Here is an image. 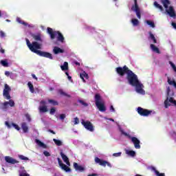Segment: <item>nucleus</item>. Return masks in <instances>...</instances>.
I'll list each match as a JSON object with an SVG mask.
<instances>
[{
  "label": "nucleus",
  "mask_w": 176,
  "mask_h": 176,
  "mask_svg": "<svg viewBox=\"0 0 176 176\" xmlns=\"http://www.w3.org/2000/svg\"><path fill=\"white\" fill-rule=\"evenodd\" d=\"M116 71L120 76H124L126 74V80L131 86H134L137 93L140 94H145V91L142 89V84L138 80V76L133 72L128 67H116Z\"/></svg>",
  "instance_id": "1"
},
{
  "label": "nucleus",
  "mask_w": 176,
  "mask_h": 176,
  "mask_svg": "<svg viewBox=\"0 0 176 176\" xmlns=\"http://www.w3.org/2000/svg\"><path fill=\"white\" fill-rule=\"evenodd\" d=\"M32 38L36 41H33L32 43L30 42L28 38H26V44L28 47L33 53H35L41 57H45V58H50V60H53V55L50 52H43L39 50L42 49V43H43V39L42 38V34L40 33L32 34Z\"/></svg>",
  "instance_id": "2"
},
{
  "label": "nucleus",
  "mask_w": 176,
  "mask_h": 176,
  "mask_svg": "<svg viewBox=\"0 0 176 176\" xmlns=\"http://www.w3.org/2000/svg\"><path fill=\"white\" fill-rule=\"evenodd\" d=\"M11 89L10 87L8 84H5L4 85V89L3 92V96L6 98V100H10L8 102H5L3 103V111H6L8 109V106L10 105V107H14V101L13 100H10V91Z\"/></svg>",
  "instance_id": "3"
},
{
  "label": "nucleus",
  "mask_w": 176,
  "mask_h": 176,
  "mask_svg": "<svg viewBox=\"0 0 176 176\" xmlns=\"http://www.w3.org/2000/svg\"><path fill=\"white\" fill-rule=\"evenodd\" d=\"M47 32L50 36V38L53 41V39H56V36L57 38V41L58 42H61L62 43L64 42V36L60 31H54L52 28H47Z\"/></svg>",
  "instance_id": "4"
},
{
  "label": "nucleus",
  "mask_w": 176,
  "mask_h": 176,
  "mask_svg": "<svg viewBox=\"0 0 176 176\" xmlns=\"http://www.w3.org/2000/svg\"><path fill=\"white\" fill-rule=\"evenodd\" d=\"M95 104L100 112H105V111H107L105 102H104V100H102V98L100 94H96L95 95Z\"/></svg>",
  "instance_id": "5"
},
{
  "label": "nucleus",
  "mask_w": 176,
  "mask_h": 176,
  "mask_svg": "<svg viewBox=\"0 0 176 176\" xmlns=\"http://www.w3.org/2000/svg\"><path fill=\"white\" fill-rule=\"evenodd\" d=\"M119 131H120L121 134H122V135H125V137H129V138H131V142L134 144L135 149H141V145H140L141 142L140 141V140H138V138L130 136V135L124 132L123 129H122V127H120V126Z\"/></svg>",
  "instance_id": "6"
},
{
  "label": "nucleus",
  "mask_w": 176,
  "mask_h": 176,
  "mask_svg": "<svg viewBox=\"0 0 176 176\" xmlns=\"http://www.w3.org/2000/svg\"><path fill=\"white\" fill-rule=\"evenodd\" d=\"M133 1H134V5L132 6L131 10H133V12H135L136 13V16L138 19H141V10L138 6V3L137 2V0H133Z\"/></svg>",
  "instance_id": "7"
},
{
  "label": "nucleus",
  "mask_w": 176,
  "mask_h": 176,
  "mask_svg": "<svg viewBox=\"0 0 176 176\" xmlns=\"http://www.w3.org/2000/svg\"><path fill=\"white\" fill-rule=\"evenodd\" d=\"M81 124L84 126L86 130H88L89 131H91V132L94 131V126H93V124H91L90 121L85 122V120H82L81 122Z\"/></svg>",
  "instance_id": "8"
},
{
  "label": "nucleus",
  "mask_w": 176,
  "mask_h": 176,
  "mask_svg": "<svg viewBox=\"0 0 176 176\" xmlns=\"http://www.w3.org/2000/svg\"><path fill=\"white\" fill-rule=\"evenodd\" d=\"M95 163L100 164V166H102L103 167H105L106 166H108V167H112V165L111 163L98 158V157H95Z\"/></svg>",
  "instance_id": "9"
},
{
  "label": "nucleus",
  "mask_w": 176,
  "mask_h": 176,
  "mask_svg": "<svg viewBox=\"0 0 176 176\" xmlns=\"http://www.w3.org/2000/svg\"><path fill=\"white\" fill-rule=\"evenodd\" d=\"M138 113H139V115H140L141 116H148L152 113V111L143 109L142 107H138Z\"/></svg>",
  "instance_id": "10"
},
{
  "label": "nucleus",
  "mask_w": 176,
  "mask_h": 176,
  "mask_svg": "<svg viewBox=\"0 0 176 176\" xmlns=\"http://www.w3.org/2000/svg\"><path fill=\"white\" fill-rule=\"evenodd\" d=\"M58 163L62 170H64V171H65L66 173H71V168L65 165V164H63V161H61V159H60L59 157H58Z\"/></svg>",
  "instance_id": "11"
},
{
  "label": "nucleus",
  "mask_w": 176,
  "mask_h": 176,
  "mask_svg": "<svg viewBox=\"0 0 176 176\" xmlns=\"http://www.w3.org/2000/svg\"><path fill=\"white\" fill-rule=\"evenodd\" d=\"M46 101L41 100L40 102V106L38 107L39 111L41 113L47 112V106H46Z\"/></svg>",
  "instance_id": "12"
},
{
  "label": "nucleus",
  "mask_w": 176,
  "mask_h": 176,
  "mask_svg": "<svg viewBox=\"0 0 176 176\" xmlns=\"http://www.w3.org/2000/svg\"><path fill=\"white\" fill-rule=\"evenodd\" d=\"M166 13L168 14L170 17H173V18L176 17V14H175V10H174V7L171 6H169V8H166Z\"/></svg>",
  "instance_id": "13"
},
{
  "label": "nucleus",
  "mask_w": 176,
  "mask_h": 176,
  "mask_svg": "<svg viewBox=\"0 0 176 176\" xmlns=\"http://www.w3.org/2000/svg\"><path fill=\"white\" fill-rule=\"evenodd\" d=\"M5 160L7 163H10V164H16L19 163V161H17L16 160H14L12 157H9V156H6Z\"/></svg>",
  "instance_id": "14"
},
{
  "label": "nucleus",
  "mask_w": 176,
  "mask_h": 176,
  "mask_svg": "<svg viewBox=\"0 0 176 176\" xmlns=\"http://www.w3.org/2000/svg\"><path fill=\"white\" fill-rule=\"evenodd\" d=\"M73 166L76 171H80V173H83V171H85V167L78 164L76 162H74Z\"/></svg>",
  "instance_id": "15"
},
{
  "label": "nucleus",
  "mask_w": 176,
  "mask_h": 176,
  "mask_svg": "<svg viewBox=\"0 0 176 176\" xmlns=\"http://www.w3.org/2000/svg\"><path fill=\"white\" fill-rule=\"evenodd\" d=\"M5 124L6 126H7L8 129H12V126L18 131H20V126H19V125H17L16 124L12 123V124H10L9 122L6 121Z\"/></svg>",
  "instance_id": "16"
},
{
  "label": "nucleus",
  "mask_w": 176,
  "mask_h": 176,
  "mask_svg": "<svg viewBox=\"0 0 176 176\" xmlns=\"http://www.w3.org/2000/svg\"><path fill=\"white\" fill-rule=\"evenodd\" d=\"M60 156L63 160V162L65 163H66V164L67 166H71V163L69 162V158H68V157L67 155H65V154H64V153L60 152Z\"/></svg>",
  "instance_id": "17"
},
{
  "label": "nucleus",
  "mask_w": 176,
  "mask_h": 176,
  "mask_svg": "<svg viewBox=\"0 0 176 176\" xmlns=\"http://www.w3.org/2000/svg\"><path fill=\"white\" fill-rule=\"evenodd\" d=\"M53 53L54 54H60V53H64V50L58 47H54Z\"/></svg>",
  "instance_id": "18"
},
{
  "label": "nucleus",
  "mask_w": 176,
  "mask_h": 176,
  "mask_svg": "<svg viewBox=\"0 0 176 176\" xmlns=\"http://www.w3.org/2000/svg\"><path fill=\"white\" fill-rule=\"evenodd\" d=\"M150 48L153 52H154V53H157V54H160V50H159V48L156 47V45H155L154 44H151Z\"/></svg>",
  "instance_id": "19"
},
{
  "label": "nucleus",
  "mask_w": 176,
  "mask_h": 176,
  "mask_svg": "<svg viewBox=\"0 0 176 176\" xmlns=\"http://www.w3.org/2000/svg\"><path fill=\"white\" fill-rule=\"evenodd\" d=\"M148 34H149L148 39H151L153 43H157V40H156V38L155 37V35L152 34V32H149Z\"/></svg>",
  "instance_id": "20"
},
{
  "label": "nucleus",
  "mask_w": 176,
  "mask_h": 176,
  "mask_svg": "<svg viewBox=\"0 0 176 176\" xmlns=\"http://www.w3.org/2000/svg\"><path fill=\"white\" fill-rule=\"evenodd\" d=\"M35 142L38 145V146H41V148H46V144L45 143L41 142V140L36 139Z\"/></svg>",
  "instance_id": "21"
},
{
  "label": "nucleus",
  "mask_w": 176,
  "mask_h": 176,
  "mask_svg": "<svg viewBox=\"0 0 176 176\" xmlns=\"http://www.w3.org/2000/svg\"><path fill=\"white\" fill-rule=\"evenodd\" d=\"M80 77L83 80V82H85V79H89V74L84 72L82 74H80Z\"/></svg>",
  "instance_id": "22"
},
{
  "label": "nucleus",
  "mask_w": 176,
  "mask_h": 176,
  "mask_svg": "<svg viewBox=\"0 0 176 176\" xmlns=\"http://www.w3.org/2000/svg\"><path fill=\"white\" fill-rule=\"evenodd\" d=\"M21 127L23 130V133H28V126H27V123L23 122L21 124Z\"/></svg>",
  "instance_id": "23"
},
{
  "label": "nucleus",
  "mask_w": 176,
  "mask_h": 176,
  "mask_svg": "<svg viewBox=\"0 0 176 176\" xmlns=\"http://www.w3.org/2000/svg\"><path fill=\"white\" fill-rule=\"evenodd\" d=\"M48 103L51 104V105H53L54 107L58 105V102L53 99H48Z\"/></svg>",
  "instance_id": "24"
},
{
  "label": "nucleus",
  "mask_w": 176,
  "mask_h": 176,
  "mask_svg": "<svg viewBox=\"0 0 176 176\" xmlns=\"http://www.w3.org/2000/svg\"><path fill=\"white\" fill-rule=\"evenodd\" d=\"M162 3H163L164 8H165V9H168V6L170 5V1L162 0Z\"/></svg>",
  "instance_id": "25"
},
{
  "label": "nucleus",
  "mask_w": 176,
  "mask_h": 176,
  "mask_svg": "<svg viewBox=\"0 0 176 176\" xmlns=\"http://www.w3.org/2000/svg\"><path fill=\"white\" fill-rule=\"evenodd\" d=\"M58 94L60 96H63V97H68L69 98H71V96L65 93L63 89H59Z\"/></svg>",
  "instance_id": "26"
},
{
  "label": "nucleus",
  "mask_w": 176,
  "mask_h": 176,
  "mask_svg": "<svg viewBox=\"0 0 176 176\" xmlns=\"http://www.w3.org/2000/svg\"><path fill=\"white\" fill-rule=\"evenodd\" d=\"M131 23L134 27H137L138 25H140V21H138V19H132Z\"/></svg>",
  "instance_id": "27"
},
{
  "label": "nucleus",
  "mask_w": 176,
  "mask_h": 176,
  "mask_svg": "<svg viewBox=\"0 0 176 176\" xmlns=\"http://www.w3.org/2000/svg\"><path fill=\"white\" fill-rule=\"evenodd\" d=\"M60 68H61L62 71H67V70H68V63L67 62H65L63 63V65L60 66Z\"/></svg>",
  "instance_id": "28"
},
{
  "label": "nucleus",
  "mask_w": 176,
  "mask_h": 176,
  "mask_svg": "<svg viewBox=\"0 0 176 176\" xmlns=\"http://www.w3.org/2000/svg\"><path fill=\"white\" fill-rule=\"evenodd\" d=\"M154 6L157 8V9H160L161 12H163V6H162L160 4L157 3V1L154 2Z\"/></svg>",
  "instance_id": "29"
},
{
  "label": "nucleus",
  "mask_w": 176,
  "mask_h": 176,
  "mask_svg": "<svg viewBox=\"0 0 176 176\" xmlns=\"http://www.w3.org/2000/svg\"><path fill=\"white\" fill-rule=\"evenodd\" d=\"M53 141L54 144L57 145V146H61V145H63V142H61V140H58L57 139H53Z\"/></svg>",
  "instance_id": "30"
},
{
  "label": "nucleus",
  "mask_w": 176,
  "mask_h": 176,
  "mask_svg": "<svg viewBox=\"0 0 176 176\" xmlns=\"http://www.w3.org/2000/svg\"><path fill=\"white\" fill-rule=\"evenodd\" d=\"M28 86L31 93H34V91H35V90L34 89V85H32V83H31V82H29L28 83Z\"/></svg>",
  "instance_id": "31"
},
{
  "label": "nucleus",
  "mask_w": 176,
  "mask_h": 176,
  "mask_svg": "<svg viewBox=\"0 0 176 176\" xmlns=\"http://www.w3.org/2000/svg\"><path fill=\"white\" fill-rule=\"evenodd\" d=\"M78 102L81 104L82 105V107H89V104L87 103L86 102H85V100H78Z\"/></svg>",
  "instance_id": "32"
},
{
  "label": "nucleus",
  "mask_w": 176,
  "mask_h": 176,
  "mask_svg": "<svg viewBox=\"0 0 176 176\" xmlns=\"http://www.w3.org/2000/svg\"><path fill=\"white\" fill-rule=\"evenodd\" d=\"M153 170L155 171L157 176H166L164 173H160L155 167L153 168Z\"/></svg>",
  "instance_id": "33"
},
{
  "label": "nucleus",
  "mask_w": 176,
  "mask_h": 176,
  "mask_svg": "<svg viewBox=\"0 0 176 176\" xmlns=\"http://www.w3.org/2000/svg\"><path fill=\"white\" fill-rule=\"evenodd\" d=\"M126 155H129V156H132V157L135 156V151H126Z\"/></svg>",
  "instance_id": "34"
},
{
  "label": "nucleus",
  "mask_w": 176,
  "mask_h": 176,
  "mask_svg": "<svg viewBox=\"0 0 176 176\" xmlns=\"http://www.w3.org/2000/svg\"><path fill=\"white\" fill-rule=\"evenodd\" d=\"M16 21H18V23H19V24H23V25H28V23H25L24 21L21 20V18H17L16 19Z\"/></svg>",
  "instance_id": "35"
},
{
  "label": "nucleus",
  "mask_w": 176,
  "mask_h": 176,
  "mask_svg": "<svg viewBox=\"0 0 176 176\" xmlns=\"http://www.w3.org/2000/svg\"><path fill=\"white\" fill-rule=\"evenodd\" d=\"M1 64L3 67H9V63H8V60H1Z\"/></svg>",
  "instance_id": "36"
},
{
  "label": "nucleus",
  "mask_w": 176,
  "mask_h": 176,
  "mask_svg": "<svg viewBox=\"0 0 176 176\" xmlns=\"http://www.w3.org/2000/svg\"><path fill=\"white\" fill-rule=\"evenodd\" d=\"M164 105H165V108H168V107H170V102L168 101V98H166V100H165L164 101Z\"/></svg>",
  "instance_id": "37"
},
{
  "label": "nucleus",
  "mask_w": 176,
  "mask_h": 176,
  "mask_svg": "<svg viewBox=\"0 0 176 176\" xmlns=\"http://www.w3.org/2000/svg\"><path fill=\"white\" fill-rule=\"evenodd\" d=\"M168 85L173 86L174 84L175 83V80H171V78L170 77H168Z\"/></svg>",
  "instance_id": "38"
},
{
  "label": "nucleus",
  "mask_w": 176,
  "mask_h": 176,
  "mask_svg": "<svg viewBox=\"0 0 176 176\" xmlns=\"http://www.w3.org/2000/svg\"><path fill=\"white\" fill-rule=\"evenodd\" d=\"M146 23L148 25H150V27H152V28H155V23L151 21H146Z\"/></svg>",
  "instance_id": "39"
},
{
  "label": "nucleus",
  "mask_w": 176,
  "mask_h": 176,
  "mask_svg": "<svg viewBox=\"0 0 176 176\" xmlns=\"http://www.w3.org/2000/svg\"><path fill=\"white\" fill-rule=\"evenodd\" d=\"M19 157L21 159V160H29L28 157H27L23 155H19Z\"/></svg>",
  "instance_id": "40"
},
{
  "label": "nucleus",
  "mask_w": 176,
  "mask_h": 176,
  "mask_svg": "<svg viewBox=\"0 0 176 176\" xmlns=\"http://www.w3.org/2000/svg\"><path fill=\"white\" fill-rule=\"evenodd\" d=\"M50 115H53L54 113H56V108L52 107L50 110Z\"/></svg>",
  "instance_id": "41"
},
{
  "label": "nucleus",
  "mask_w": 176,
  "mask_h": 176,
  "mask_svg": "<svg viewBox=\"0 0 176 176\" xmlns=\"http://www.w3.org/2000/svg\"><path fill=\"white\" fill-rule=\"evenodd\" d=\"M113 156H114V157H120V156H122V152L113 153Z\"/></svg>",
  "instance_id": "42"
},
{
  "label": "nucleus",
  "mask_w": 176,
  "mask_h": 176,
  "mask_svg": "<svg viewBox=\"0 0 176 176\" xmlns=\"http://www.w3.org/2000/svg\"><path fill=\"white\" fill-rule=\"evenodd\" d=\"M74 124H79V118L78 117L74 118Z\"/></svg>",
  "instance_id": "43"
},
{
  "label": "nucleus",
  "mask_w": 176,
  "mask_h": 176,
  "mask_svg": "<svg viewBox=\"0 0 176 176\" xmlns=\"http://www.w3.org/2000/svg\"><path fill=\"white\" fill-rule=\"evenodd\" d=\"M65 117H66L65 114H60V120H64V119H65Z\"/></svg>",
  "instance_id": "44"
},
{
  "label": "nucleus",
  "mask_w": 176,
  "mask_h": 176,
  "mask_svg": "<svg viewBox=\"0 0 176 176\" xmlns=\"http://www.w3.org/2000/svg\"><path fill=\"white\" fill-rule=\"evenodd\" d=\"M0 36L1 38H5V32L2 30L0 31Z\"/></svg>",
  "instance_id": "45"
},
{
  "label": "nucleus",
  "mask_w": 176,
  "mask_h": 176,
  "mask_svg": "<svg viewBox=\"0 0 176 176\" xmlns=\"http://www.w3.org/2000/svg\"><path fill=\"white\" fill-rule=\"evenodd\" d=\"M30 174L27 173H20L19 176H29Z\"/></svg>",
  "instance_id": "46"
},
{
  "label": "nucleus",
  "mask_w": 176,
  "mask_h": 176,
  "mask_svg": "<svg viewBox=\"0 0 176 176\" xmlns=\"http://www.w3.org/2000/svg\"><path fill=\"white\" fill-rule=\"evenodd\" d=\"M43 155H45V156L49 157V156H50V153H49L47 151H44Z\"/></svg>",
  "instance_id": "47"
},
{
  "label": "nucleus",
  "mask_w": 176,
  "mask_h": 176,
  "mask_svg": "<svg viewBox=\"0 0 176 176\" xmlns=\"http://www.w3.org/2000/svg\"><path fill=\"white\" fill-rule=\"evenodd\" d=\"M171 25H172V27H173L175 30H176V23H175V22H172Z\"/></svg>",
  "instance_id": "48"
},
{
  "label": "nucleus",
  "mask_w": 176,
  "mask_h": 176,
  "mask_svg": "<svg viewBox=\"0 0 176 176\" xmlns=\"http://www.w3.org/2000/svg\"><path fill=\"white\" fill-rule=\"evenodd\" d=\"M5 75H6V76H10V72L9 71H6L5 72Z\"/></svg>",
  "instance_id": "49"
},
{
  "label": "nucleus",
  "mask_w": 176,
  "mask_h": 176,
  "mask_svg": "<svg viewBox=\"0 0 176 176\" xmlns=\"http://www.w3.org/2000/svg\"><path fill=\"white\" fill-rule=\"evenodd\" d=\"M169 64L172 67V68H174L175 67V65L171 61H169Z\"/></svg>",
  "instance_id": "50"
},
{
  "label": "nucleus",
  "mask_w": 176,
  "mask_h": 176,
  "mask_svg": "<svg viewBox=\"0 0 176 176\" xmlns=\"http://www.w3.org/2000/svg\"><path fill=\"white\" fill-rule=\"evenodd\" d=\"M110 110L112 111V112H115V108H113V105L110 107Z\"/></svg>",
  "instance_id": "51"
},
{
  "label": "nucleus",
  "mask_w": 176,
  "mask_h": 176,
  "mask_svg": "<svg viewBox=\"0 0 176 176\" xmlns=\"http://www.w3.org/2000/svg\"><path fill=\"white\" fill-rule=\"evenodd\" d=\"M32 76L33 79H35V80H38V78L36 77V76H35V74H32Z\"/></svg>",
  "instance_id": "52"
},
{
  "label": "nucleus",
  "mask_w": 176,
  "mask_h": 176,
  "mask_svg": "<svg viewBox=\"0 0 176 176\" xmlns=\"http://www.w3.org/2000/svg\"><path fill=\"white\" fill-rule=\"evenodd\" d=\"M48 131H49V133H52V134H56V132H54V131H53L52 129H49Z\"/></svg>",
  "instance_id": "53"
},
{
  "label": "nucleus",
  "mask_w": 176,
  "mask_h": 176,
  "mask_svg": "<svg viewBox=\"0 0 176 176\" xmlns=\"http://www.w3.org/2000/svg\"><path fill=\"white\" fill-rule=\"evenodd\" d=\"M168 101L172 104V102L174 101V98H170Z\"/></svg>",
  "instance_id": "54"
},
{
  "label": "nucleus",
  "mask_w": 176,
  "mask_h": 176,
  "mask_svg": "<svg viewBox=\"0 0 176 176\" xmlns=\"http://www.w3.org/2000/svg\"><path fill=\"white\" fill-rule=\"evenodd\" d=\"M0 53H2V54H3V53H5V50H3V48H1Z\"/></svg>",
  "instance_id": "55"
},
{
  "label": "nucleus",
  "mask_w": 176,
  "mask_h": 176,
  "mask_svg": "<svg viewBox=\"0 0 176 176\" xmlns=\"http://www.w3.org/2000/svg\"><path fill=\"white\" fill-rule=\"evenodd\" d=\"M27 119L29 122H31V118L30 117V116H27Z\"/></svg>",
  "instance_id": "56"
},
{
  "label": "nucleus",
  "mask_w": 176,
  "mask_h": 176,
  "mask_svg": "<svg viewBox=\"0 0 176 176\" xmlns=\"http://www.w3.org/2000/svg\"><path fill=\"white\" fill-rule=\"evenodd\" d=\"M88 176H97V174L93 173V174H91V175H88Z\"/></svg>",
  "instance_id": "57"
},
{
  "label": "nucleus",
  "mask_w": 176,
  "mask_h": 176,
  "mask_svg": "<svg viewBox=\"0 0 176 176\" xmlns=\"http://www.w3.org/2000/svg\"><path fill=\"white\" fill-rule=\"evenodd\" d=\"M172 104H173L175 105V107H176V100H174L173 101Z\"/></svg>",
  "instance_id": "58"
},
{
  "label": "nucleus",
  "mask_w": 176,
  "mask_h": 176,
  "mask_svg": "<svg viewBox=\"0 0 176 176\" xmlns=\"http://www.w3.org/2000/svg\"><path fill=\"white\" fill-rule=\"evenodd\" d=\"M67 79H69V80H71V79H72V77L70 76H67Z\"/></svg>",
  "instance_id": "59"
},
{
  "label": "nucleus",
  "mask_w": 176,
  "mask_h": 176,
  "mask_svg": "<svg viewBox=\"0 0 176 176\" xmlns=\"http://www.w3.org/2000/svg\"><path fill=\"white\" fill-rule=\"evenodd\" d=\"M75 64L76 65H80V63L79 62H76Z\"/></svg>",
  "instance_id": "60"
},
{
  "label": "nucleus",
  "mask_w": 176,
  "mask_h": 176,
  "mask_svg": "<svg viewBox=\"0 0 176 176\" xmlns=\"http://www.w3.org/2000/svg\"><path fill=\"white\" fill-rule=\"evenodd\" d=\"M173 71H175V72H176V66H175V67H172Z\"/></svg>",
  "instance_id": "61"
},
{
  "label": "nucleus",
  "mask_w": 176,
  "mask_h": 176,
  "mask_svg": "<svg viewBox=\"0 0 176 176\" xmlns=\"http://www.w3.org/2000/svg\"><path fill=\"white\" fill-rule=\"evenodd\" d=\"M109 120H111V122H115V120L113 118H109Z\"/></svg>",
  "instance_id": "62"
},
{
  "label": "nucleus",
  "mask_w": 176,
  "mask_h": 176,
  "mask_svg": "<svg viewBox=\"0 0 176 176\" xmlns=\"http://www.w3.org/2000/svg\"><path fill=\"white\" fill-rule=\"evenodd\" d=\"M65 75H67V76H69V74L68 72H65Z\"/></svg>",
  "instance_id": "63"
},
{
  "label": "nucleus",
  "mask_w": 176,
  "mask_h": 176,
  "mask_svg": "<svg viewBox=\"0 0 176 176\" xmlns=\"http://www.w3.org/2000/svg\"><path fill=\"white\" fill-rule=\"evenodd\" d=\"M135 176H142V175H141L140 174H137V175H135Z\"/></svg>",
  "instance_id": "64"
}]
</instances>
